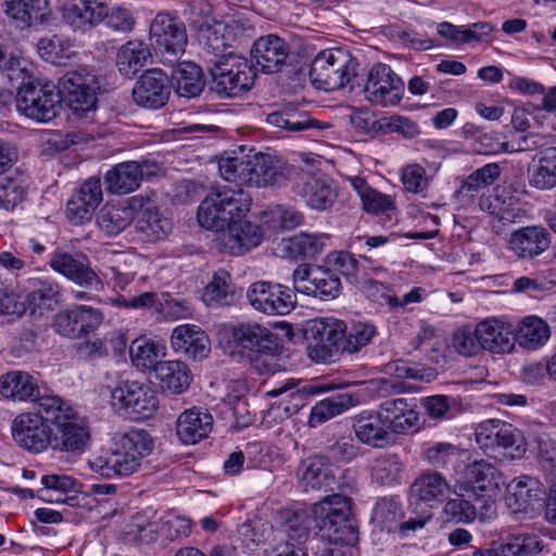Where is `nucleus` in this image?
I'll return each mask as SVG.
<instances>
[{"instance_id": "1", "label": "nucleus", "mask_w": 556, "mask_h": 556, "mask_svg": "<svg viewBox=\"0 0 556 556\" xmlns=\"http://www.w3.org/2000/svg\"><path fill=\"white\" fill-rule=\"evenodd\" d=\"M315 525L331 541L332 545L317 547L316 556H344L337 545H351L357 540V531L351 518V500L341 494L325 496L312 508Z\"/></svg>"}, {"instance_id": "2", "label": "nucleus", "mask_w": 556, "mask_h": 556, "mask_svg": "<svg viewBox=\"0 0 556 556\" xmlns=\"http://www.w3.org/2000/svg\"><path fill=\"white\" fill-rule=\"evenodd\" d=\"M152 448V441L146 430L131 429L116 433L114 448L110 453L94 457L89 465L92 471L102 477L129 476L139 469L141 459L149 455Z\"/></svg>"}, {"instance_id": "3", "label": "nucleus", "mask_w": 556, "mask_h": 556, "mask_svg": "<svg viewBox=\"0 0 556 556\" xmlns=\"http://www.w3.org/2000/svg\"><path fill=\"white\" fill-rule=\"evenodd\" d=\"M251 205L250 194L241 188H212L198 207V222L207 230L224 231L242 220Z\"/></svg>"}, {"instance_id": "4", "label": "nucleus", "mask_w": 556, "mask_h": 556, "mask_svg": "<svg viewBox=\"0 0 556 556\" xmlns=\"http://www.w3.org/2000/svg\"><path fill=\"white\" fill-rule=\"evenodd\" d=\"M40 406L53 427L52 448L81 453L90 439V432L77 412L59 396L40 399Z\"/></svg>"}, {"instance_id": "5", "label": "nucleus", "mask_w": 556, "mask_h": 556, "mask_svg": "<svg viewBox=\"0 0 556 556\" xmlns=\"http://www.w3.org/2000/svg\"><path fill=\"white\" fill-rule=\"evenodd\" d=\"M231 337L240 356L248 359L260 374L268 371L275 356L281 352L278 336L256 323L235 326Z\"/></svg>"}, {"instance_id": "6", "label": "nucleus", "mask_w": 556, "mask_h": 556, "mask_svg": "<svg viewBox=\"0 0 556 556\" xmlns=\"http://www.w3.org/2000/svg\"><path fill=\"white\" fill-rule=\"evenodd\" d=\"M111 406L124 419L142 421L156 412L159 401L148 384L137 380H123L111 391Z\"/></svg>"}, {"instance_id": "7", "label": "nucleus", "mask_w": 556, "mask_h": 556, "mask_svg": "<svg viewBox=\"0 0 556 556\" xmlns=\"http://www.w3.org/2000/svg\"><path fill=\"white\" fill-rule=\"evenodd\" d=\"M356 63L343 49L319 52L311 64L312 84L321 90L333 91L345 87L355 75Z\"/></svg>"}, {"instance_id": "8", "label": "nucleus", "mask_w": 556, "mask_h": 556, "mask_svg": "<svg viewBox=\"0 0 556 556\" xmlns=\"http://www.w3.org/2000/svg\"><path fill=\"white\" fill-rule=\"evenodd\" d=\"M493 194L481 198L479 208L491 217L490 224L496 233L504 232L509 226L521 223L527 217V210L521 203L518 184H504L493 190Z\"/></svg>"}, {"instance_id": "9", "label": "nucleus", "mask_w": 556, "mask_h": 556, "mask_svg": "<svg viewBox=\"0 0 556 556\" xmlns=\"http://www.w3.org/2000/svg\"><path fill=\"white\" fill-rule=\"evenodd\" d=\"M505 479L500 469L486 460H475L465 467L459 491H464L468 498L473 497L480 502L485 514L492 513L493 502L501 492Z\"/></svg>"}, {"instance_id": "10", "label": "nucleus", "mask_w": 556, "mask_h": 556, "mask_svg": "<svg viewBox=\"0 0 556 556\" xmlns=\"http://www.w3.org/2000/svg\"><path fill=\"white\" fill-rule=\"evenodd\" d=\"M99 84L96 76L68 72L59 81L60 99L64 100L76 119L90 121L97 110V90Z\"/></svg>"}, {"instance_id": "11", "label": "nucleus", "mask_w": 556, "mask_h": 556, "mask_svg": "<svg viewBox=\"0 0 556 556\" xmlns=\"http://www.w3.org/2000/svg\"><path fill=\"white\" fill-rule=\"evenodd\" d=\"M15 104L22 115L47 123L53 119L61 109L60 92L52 84L29 83L18 88Z\"/></svg>"}, {"instance_id": "12", "label": "nucleus", "mask_w": 556, "mask_h": 556, "mask_svg": "<svg viewBox=\"0 0 556 556\" xmlns=\"http://www.w3.org/2000/svg\"><path fill=\"white\" fill-rule=\"evenodd\" d=\"M311 339L308 355L317 363H330L345 351L344 323L338 319H317L307 328Z\"/></svg>"}, {"instance_id": "13", "label": "nucleus", "mask_w": 556, "mask_h": 556, "mask_svg": "<svg viewBox=\"0 0 556 556\" xmlns=\"http://www.w3.org/2000/svg\"><path fill=\"white\" fill-rule=\"evenodd\" d=\"M46 417L47 413L42 410L40 402L37 404V413H24L15 417L12 434L18 446L34 453L52 448L53 427Z\"/></svg>"}, {"instance_id": "14", "label": "nucleus", "mask_w": 556, "mask_h": 556, "mask_svg": "<svg viewBox=\"0 0 556 556\" xmlns=\"http://www.w3.org/2000/svg\"><path fill=\"white\" fill-rule=\"evenodd\" d=\"M230 60H232V56L216 62L214 67L211 68L212 90L220 99L241 97L253 87L256 77L255 72L247 61L230 63Z\"/></svg>"}, {"instance_id": "15", "label": "nucleus", "mask_w": 556, "mask_h": 556, "mask_svg": "<svg viewBox=\"0 0 556 556\" xmlns=\"http://www.w3.org/2000/svg\"><path fill=\"white\" fill-rule=\"evenodd\" d=\"M363 92L365 99L375 105L395 106L403 99L405 85L390 65L377 63L367 74Z\"/></svg>"}, {"instance_id": "16", "label": "nucleus", "mask_w": 556, "mask_h": 556, "mask_svg": "<svg viewBox=\"0 0 556 556\" xmlns=\"http://www.w3.org/2000/svg\"><path fill=\"white\" fill-rule=\"evenodd\" d=\"M295 292L281 283L260 280L249 287L247 298L257 312L269 316H283L294 309Z\"/></svg>"}, {"instance_id": "17", "label": "nucleus", "mask_w": 556, "mask_h": 556, "mask_svg": "<svg viewBox=\"0 0 556 556\" xmlns=\"http://www.w3.org/2000/svg\"><path fill=\"white\" fill-rule=\"evenodd\" d=\"M294 291L318 298L324 301L337 298L341 290V280L330 268L301 264L293 270Z\"/></svg>"}, {"instance_id": "18", "label": "nucleus", "mask_w": 556, "mask_h": 556, "mask_svg": "<svg viewBox=\"0 0 556 556\" xmlns=\"http://www.w3.org/2000/svg\"><path fill=\"white\" fill-rule=\"evenodd\" d=\"M160 170V165L153 160L127 161L109 169L104 181L109 192L123 195L138 189L143 178L156 176Z\"/></svg>"}, {"instance_id": "19", "label": "nucleus", "mask_w": 556, "mask_h": 556, "mask_svg": "<svg viewBox=\"0 0 556 556\" xmlns=\"http://www.w3.org/2000/svg\"><path fill=\"white\" fill-rule=\"evenodd\" d=\"M477 444L485 453L498 450L515 448L525 451L522 447L523 437L511 424L501 419H486L475 428Z\"/></svg>"}, {"instance_id": "20", "label": "nucleus", "mask_w": 556, "mask_h": 556, "mask_svg": "<svg viewBox=\"0 0 556 556\" xmlns=\"http://www.w3.org/2000/svg\"><path fill=\"white\" fill-rule=\"evenodd\" d=\"M50 266L79 287L94 292L103 289L101 276L91 268L84 253L55 252L51 255Z\"/></svg>"}, {"instance_id": "21", "label": "nucleus", "mask_w": 556, "mask_h": 556, "mask_svg": "<svg viewBox=\"0 0 556 556\" xmlns=\"http://www.w3.org/2000/svg\"><path fill=\"white\" fill-rule=\"evenodd\" d=\"M451 492L446 478L432 470L422 471L410 484L409 504L415 510L418 508L431 510L442 504Z\"/></svg>"}, {"instance_id": "22", "label": "nucleus", "mask_w": 556, "mask_h": 556, "mask_svg": "<svg viewBox=\"0 0 556 556\" xmlns=\"http://www.w3.org/2000/svg\"><path fill=\"white\" fill-rule=\"evenodd\" d=\"M102 313L91 306L77 305L55 315L54 330L71 339H78L93 332L102 323Z\"/></svg>"}, {"instance_id": "23", "label": "nucleus", "mask_w": 556, "mask_h": 556, "mask_svg": "<svg viewBox=\"0 0 556 556\" xmlns=\"http://www.w3.org/2000/svg\"><path fill=\"white\" fill-rule=\"evenodd\" d=\"M103 200L100 177L86 179L67 201V216L74 224H84L91 219L96 208Z\"/></svg>"}, {"instance_id": "24", "label": "nucleus", "mask_w": 556, "mask_h": 556, "mask_svg": "<svg viewBox=\"0 0 556 556\" xmlns=\"http://www.w3.org/2000/svg\"><path fill=\"white\" fill-rule=\"evenodd\" d=\"M167 75L159 68L146 71L132 89L135 102L147 109H159L169 99Z\"/></svg>"}, {"instance_id": "25", "label": "nucleus", "mask_w": 556, "mask_h": 556, "mask_svg": "<svg viewBox=\"0 0 556 556\" xmlns=\"http://www.w3.org/2000/svg\"><path fill=\"white\" fill-rule=\"evenodd\" d=\"M481 349L493 354L510 353L516 343L515 328L500 318H486L476 326Z\"/></svg>"}, {"instance_id": "26", "label": "nucleus", "mask_w": 556, "mask_h": 556, "mask_svg": "<svg viewBox=\"0 0 556 556\" xmlns=\"http://www.w3.org/2000/svg\"><path fill=\"white\" fill-rule=\"evenodd\" d=\"M223 232L217 244L220 251L231 255H242L256 248L263 240L261 228L251 222H235Z\"/></svg>"}, {"instance_id": "27", "label": "nucleus", "mask_w": 556, "mask_h": 556, "mask_svg": "<svg viewBox=\"0 0 556 556\" xmlns=\"http://www.w3.org/2000/svg\"><path fill=\"white\" fill-rule=\"evenodd\" d=\"M296 476L305 490H333L337 478L328 457L314 455L303 459L296 469Z\"/></svg>"}, {"instance_id": "28", "label": "nucleus", "mask_w": 556, "mask_h": 556, "mask_svg": "<svg viewBox=\"0 0 556 556\" xmlns=\"http://www.w3.org/2000/svg\"><path fill=\"white\" fill-rule=\"evenodd\" d=\"M500 175L501 167L497 163H489L477 168L462 180L459 188L455 192V198L464 206L471 205L476 200L480 202L481 198L489 195L485 192Z\"/></svg>"}, {"instance_id": "29", "label": "nucleus", "mask_w": 556, "mask_h": 556, "mask_svg": "<svg viewBox=\"0 0 556 556\" xmlns=\"http://www.w3.org/2000/svg\"><path fill=\"white\" fill-rule=\"evenodd\" d=\"M379 409L391 435L407 433L418 427L416 404L405 397L387 400L379 405Z\"/></svg>"}, {"instance_id": "30", "label": "nucleus", "mask_w": 556, "mask_h": 556, "mask_svg": "<svg viewBox=\"0 0 556 556\" xmlns=\"http://www.w3.org/2000/svg\"><path fill=\"white\" fill-rule=\"evenodd\" d=\"M249 186L266 187L282 184L288 178L287 164L276 155H250Z\"/></svg>"}, {"instance_id": "31", "label": "nucleus", "mask_w": 556, "mask_h": 556, "mask_svg": "<svg viewBox=\"0 0 556 556\" xmlns=\"http://www.w3.org/2000/svg\"><path fill=\"white\" fill-rule=\"evenodd\" d=\"M551 244V236L542 226H526L511 232L509 249L523 260H533L543 254Z\"/></svg>"}, {"instance_id": "32", "label": "nucleus", "mask_w": 556, "mask_h": 556, "mask_svg": "<svg viewBox=\"0 0 556 556\" xmlns=\"http://www.w3.org/2000/svg\"><path fill=\"white\" fill-rule=\"evenodd\" d=\"M251 54L263 73L273 74L281 70L289 54V47L282 38L267 35L254 42Z\"/></svg>"}, {"instance_id": "33", "label": "nucleus", "mask_w": 556, "mask_h": 556, "mask_svg": "<svg viewBox=\"0 0 556 556\" xmlns=\"http://www.w3.org/2000/svg\"><path fill=\"white\" fill-rule=\"evenodd\" d=\"M111 302L127 309L151 308L159 321L174 319V299L169 292H143L131 298L118 295Z\"/></svg>"}, {"instance_id": "34", "label": "nucleus", "mask_w": 556, "mask_h": 556, "mask_svg": "<svg viewBox=\"0 0 556 556\" xmlns=\"http://www.w3.org/2000/svg\"><path fill=\"white\" fill-rule=\"evenodd\" d=\"M353 430L356 438L364 444L383 447L392 440L382 414L377 410H363L353 418Z\"/></svg>"}, {"instance_id": "35", "label": "nucleus", "mask_w": 556, "mask_h": 556, "mask_svg": "<svg viewBox=\"0 0 556 556\" xmlns=\"http://www.w3.org/2000/svg\"><path fill=\"white\" fill-rule=\"evenodd\" d=\"M508 504L516 511H528L541 505L545 494L542 482L531 476H520L507 484Z\"/></svg>"}, {"instance_id": "36", "label": "nucleus", "mask_w": 556, "mask_h": 556, "mask_svg": "<svg viewBox=\"0 0 556 556\" xmlns=\"http://www.w3.org/2000/svg\"><path fill=\"white\" fill-rule=\"evenodd\" d=\"M298 194L308 207L319 212L331 208L337 200V191L331 181L317 174H308L303 178Z\"/></svg>"}, {"instance_id": "37", "label": "nucleus", "mask_w": 556, "mask_h": 556, "mask_svg": "<svg viewBox=\"0 0 556 556\" xmlns=\"http://www.w3.org/2000/svg\"><path fill=\"white\" fill-rule=\"evenodd\" d=\"M527 179L531 188L549 191L556 188V147L538 151L527 167Z\"/></svg>"}, {"instance_id": "38", "label": "nucleus", "mask_w": 556, "mask_h": 556, "mask_svg": "<svg viewBox=\"0 0 556 556\" xmlns=\"http://www.w3.org/2000/svg\"><path fill=\"white\" fill-rule=\"evenodd\" d=\"M0 393L13 401H37L40 396L38 380L23 370L9 371L0 377Z\"/></svg>"}, {"instance_id": "39", "label": "nucleus", "mask_w": 556, "mask_h": 556, "mask_svg": "<svg viewBox=\"0 0 556 556\" xmlns=\"http://www.w3.org/2000/svg\"><path fill=\"white\" fill-rule=\"evenodd\" d=\"M213 417L201 408L186 409L176 420V435L184 444H195L210 433Z\"/></svg>"}, {"instance_id": "40", "label": "nucleus", "mask_w": 556, "mask_h": 556, "mask_svg": "<svg viewBox=\"0 0 556 556\" xmlns=\"http://www.w3.org/2000/svg\"><path fill=\"white\" fill-rule=\"evenodd\" d=\"M328 239L325 233L301 232L283 239L279 244V251L282 257L293 261L315 258L324 251Z\"/></svg>"}, {"instance_id": "41", "label": "nucleus", "mask_w": 556, "mask_h": 556, "mask_svg": "<svg viewBox=\"0 0 556 556\" xmlns=\"http://www.w3.org/2000/svg\"><path fill=\"white\" fill-rule=\"evenodd\" d=\"M176 352H182L188 358L202 359L210 352V339L198 325H177Z\"/></svg>"}, {"instance_id": "42", "label": "nucleus", "mask_w": 556, "mask_h": 556, "mask_svg": "<svg viewBox=\"0 0 556 556\" xmlns=\"http://www.w3.org/2000/svg\"><path fill=\"white\" fill-rule=\"evenodd\" d=\"M182 28L176 24V45H187V29L199 31L204 25L212 21V7L204 0H193L182 4V10L177 17Z\"/></svg>"}, {"instance_id": "43", "label": "nucleus", "mask_w": 556, "mask_h": 556, "mask_svg": "<svg viewBox=\"0 0 556 556\" xmlns=\"http://www.w3.org/2000/svg\"><path fill=\"white\" fill-rule=\"evenodd\" d=\"M151 56L147 43L141 40H129L116 53V67L121 75L131 78L147 65Z\"/></svg>"}, {"instance_id": "44", "label": "nucleus", "mask_w": 556, "mask_h": 556, "mask_svg": "<svg viewBox=\"0 0 556 556\" xmlns=\"http://www.w3.org/2000/svg\"><path fill=\"white\" fill-rule=\"evenodd\" d=\"M43 489L41 498L51 503H68L75 500L79 492V483L71 476L50 473L41 478Z\"/></svg>"}, {"instance_id": "45", "label": "nucleus", "mask_w": 556, "mask_h": 556, "mask_svg": "<svg viewBox=\"0 0 556 556\" xmlns=\"http://www.w3.org/2000/svg\"><path fill=\"white\" fill-rule=\"evenodd\" d=\"M199 42L215 56L225 55L232 40V29L214 17L198 31Z\"/></svg>"}, {"instance_id": "46", "label": "nucleus", "mask_w": 556, "mask_h": 556, "mask_svg": "<svg viewBox=\"0 0 556 556\" xmlns=\"http://www.w3.org/2000/svg\"><path fill=\"white\" fill-rule=\"evenodd\" d=\"M205 86L202 68L188 61L176 64V94L181 98H195L201 94Z\"/></svg>"}, {"instance_id": "47", "label": "nucleus", "mask_w": 556, "mask_h": 556, "mask_svg": "<svg viewBox=\"0 0 556 556\" xmlns=\"http://www.w3.org/2000/svg\"><path fill=\"white\" fill-rule=\"evenodd\" d=\"M5 7V13L23 26L42 23L50 13L48 0H9Z\"/></svg>"}, {"instance_id": "48", "label": "nucleus", "mask_w": 556, "mask_h": 556, "mask_svg": "<svg viewBox=\"0 0 556 556\" xmlns=\"http://www.w3.org/2000/svg\"><path fill=\"white\" fill-rule=\"evenodd\" d=\"M516 341L520 346L528 350H536L544 345L551 337L548 325L536 316L523 318L517 330Z\"/></svg>"}, {"instance_id": "49", "label": "nucleus", "mask_w": 556, "mask_h": 556, "mask_svg": "<svg viewBox=\"0 0 556 556\" xmlns=\"http://www.w3.org/2000/svg\"><path fill=\"white\" fill-rule=\"evenodd\" d=\"M31 291L27 294L26 301L31 314L37 308L52 309L60 302V286L50 278H35L30 280Z\"/></svg>"}, {"instance_id": "50", "label": "nucleus", "mask_w": 556, "mask_h": 556, "mask_svg": "<svg viewBox=\"0 0 556 556\" xmlns=\"http://www.w3.org/2000/svg\"><path fill=\"white\" fill-rule=\"evenodd\" d=\"M207 306H229L236 301V292L231 285L230 274L218 270L213 275L202 294Z\"/></svg>"}, {"instance_id": "51", "label": "nucleus", "mask_w": 556, "mask_h": 556, "mask_svg": "<svg viewBox=\"0 0 556 556\" xmlns=\"http://www.w3.org/2000/svg\"><path fill=\"white\" fill-rule=\"evenodd\" d=\"M29 185L28 175L22 172L5 177L0 184V208L14 210L24 201Z\"/></svg>"}, {"instance_id": "52", "label": "nucleus", "mask_w": 556, "mask_h": 556, "mask_svg": "<svg viewBox=\"0 0 556 556\" xmlns=\"http://www.w3.org/2000/svg\"><path fill=\"white\" fill-rule=\"evenodd\" d=\"M404 465L395 454H384L377 457L370 466L371 480L380 485L400 483Z\"/></svg>"}, {"instance_id": "53", "label": "nucleus", "mask_w": 556, "mask_h": 556, "mask_svg": "<svg viewBox=\"0 0 556 556\" xmlns=\"http://www.w3.org/2000/svg\"><path fill=\"white\" fill-rule=\"evenodd\" d=\"M543 549V541L535 533L516 532L501 544L503 556H535Z\"/></svg>"}, {"instance_id": "54", "label": "nucleus", "mask_w": 556, "mask_h": 556, "mask_svg": "<svg viewBox=\"0 0 556 556\" xmlns=\"http://www.w3.org/2000/svg\"><path fill=\"white\" fill-rule=\"evenodd\" d=\"M350 406H352V396L346 393L324 399L312 407L309 425L312 427L320 425L338 415H341Z\"/></svg>"}, {"instance_id": "55", "label": "nucleus", "mask_w": 556, "mask_h": 556, "mask_svg": "<svg viewBox=\"0 0 556 556\" xmlns=\"http://www.w3.org/2000/svg\"><path fill=\"white\" fill-rule=\"evenodd\" d=\"M131 362L138 368L151 369L166 354V346L159 341L136 339L129 348Z\"/></svg>"}, {"instance_id": "56", "label": "nucleus", "mask_w": 556, "mask_h": 556, "mask_svg": "<svg viewBox=\"0 0 556 556\" xmlns=\"http://www.w3.org/2000/svg\"><path fill=\"white\" fill-rule=\"evenodd\" d=\"M266 122L286 131H302L311 128V119L306 113L293 105L269 113Z\"/></svg>"}, {"instance_id": "57", "label": "nucleus", "mask_w": 556, "mask_h": 556, "mask_svg": "<svg viewBox=\"0 0 556 556\" xmlns=\"http://www.w3.org/2000/svg\"><path fill=\"white\" fill-rule=\"evenodd\" d=\"M150 39L159 52L174 53V17L159 13L150 26Z\"/></svg>"}, {"instance_id": "58", "label": "nucleus", "mask_w": 556, "mask_h": 556, "mask_svg": "<svg viewBox=\"0 0 556 556\" xmlns=\"http://www.w3.org/2000/svg\"><path fill=\"white\" fill-rule=\"evenodd\" d=\"M130 223V213L124 210L121 204H105L97 215L99 228L110 237L121 233Z\"/></svg>"}, {"instance_id": "59", "label": "nucleus", "mask_w": 556, "mask_h": 556, "mask_svg": "<svg viewBox=\"0 0 556 556\" xmlns=\"http://www.w3.org/2000/svg\"><path fill=\"white\" fill-rule=\"evenodd\" d=\"M72 48L73 46L67 40L56 35L42 37L37 43L40 56L56 65H62L65 60L73 55Z\"/></svg>"}, {"instance_id": "60", "label": "nucleus", "mask_w": 556, "mask_h": 556, "mask_svg": "<svg viewBox=\"0 0 556 556\" xmlns=\"http://www.w3.org/2000/svg\"><path fill=\"white\" fill-rule=\"evenodd\" d=\"M249 165L250 155L222 156L218 161L219 174L223 179L237 186H249Z\"/></svg>"}, {"instance_id": "61", "label": "nucleus", "mask_w": 556, "mask_h": 556, "mask_svg": "<svg viewBox=\"0 0 556 556\" xmlns=\"http://www.w3.org/2000/svg\"><path fill=\"white\" fill-rule=\"evenodd\" d=\"M249 165L250 155L222 156L218 161L219 174L223 179L237 186H249Z\"/></svg>"}, {"instance_id": "62", "label": "nucleus", "mask_w": 556, "mask_h": 556, "mask_svg": "<svg viewBox=\"0 0 556 556\" xmlns=\"http://www.w3.org/2000/svg\"><path fill=\"white\" fill-rule=\"evenodd\" d=\"M376 336L377 327L374 323L367 320H357L352 323L348 332L344 328L346 353H357L364 346L368 345Z\"/></svg>"}, {"instance_id": "63", "label": "nucleus", "mask_w": 556, "mask_h": 556, "mask_svg": "<svg viewBox=\"0 0 556 556\" xmlns=\"http://www.w3.org/2000/svg\"><path fill=\"white\" fill-rule=\"evenodd\" d=\"M403 517L402 505L393 498H381L374 510L375 521L388 532H396Z\"/></svg>"}, {"instance_id": "64", "label": "nucleus", "mask_w": 556, "mask_h": 556, "mask_svg": "<svg viewBox=\"0 0 556 556\" xmlns=\"http://www.w3.org/2000/svg\"><path fill=\"white\" fill-rule=\"evenodd\" d=\"M467 494L460 491V494L446 502L443 508V513L447 521L456 523H469L472 522L477 517V507L467 500Z\"/></svg>"}]
</instances>
